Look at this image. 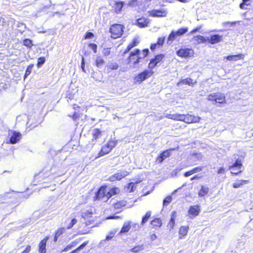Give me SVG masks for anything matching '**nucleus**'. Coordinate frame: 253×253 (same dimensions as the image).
Returning <instances> with one entry per match:
<instances>
[{
  "instance_id": "obj_1",
  "label": "nucleus",
  "mask_w": 253,
  "mask_h": 253,
  "mask_svg": "<svg viewBox=\"0 0 253 253\" xmlns=\"http://www.w3.org/2000/svg\"><path fill=\"white\" fill-rule=\"evenodd\" d=\"M111 192H113L114 194V190L111 189L110 192H107L106 188L101 187L96 192L94 197V200H100L106 202L112 196Z\"/></svg>"
},
{
  "instance_id": "obj_2",
  "label": "nucleus",
  "mask_w": 253,
  "mask_h": 253,
  "mask_svg": "<svg viewBox=\"0 0 253 253\" xmlns=\"http://www.w3.org/2000/svg\"><path fill=\"white\" fill-rule=\"evenodd\" d=\"M124 32V26L121 24H115L112 25L110 28V32L111 33V37L117 39L120 37Z\"/></svg>"
},
{
  "instance_id": "obj_3",
  "label": "nucleus",
  "mask_w": 253,
  "mask_h": 253,
  "mask_svg": "<svg viewBox=\"0 0 253 253\" xmlns=\"http://www.w3.org/2000/svg\"><path fill=\"white\" fill-rule=\"evenodd\" d=\"M208 100L211 101H213L215 103L221 104L225 102V97L222 93L216 92L209 95Z\"/></svg>"
},
{
  "instance_id": "obj_4",
  "label": "nucleus",
  "mask_w": 253,
  "mask_h": 253,
  "mask_svg": "<svg viewBox=\"0 0 253 253\" xmlns=\"http://www.w3.org/2000/svg\"><path fill=\"white\" fill-rule=\"evenodd\" d=\"M139 53L140 50L138 49H136L134 51L131 52L127 59V64H132L133 65H135L138 64L139 62V60L142 58L141 56H139Z\"/></svg>"
},
{
  "instance_id": "obj_5",
  "label": "nucleus",
  "mask_w": 253,
  "mask_h": 253,
  "mask_svg": "<svg viewBox=\"0 0 253 253\" xmlns=\"http://www.w3.org/2000/svg\"><path fill=\"white\" fill-rule=\"evenodd\" d=\"M153 72L151 70H146L143 72L138 74L134 78V83L135 84H140L145 81L148 78L151 77Z\"/></svg>"
},
{
  "instance_id": "obj_6",
  "label": "nucleus",
  "mask_w": 253,
  "mask_h": 253,
  "mask_svg": "<svg viewBox=\"0 0 253 253\" xmlns=\"http://www.w3.org/2000/svg\"><path fill=\"white\" fill-rule=\"evenodd\" d=\"M188 31L187 28H182L176 31H172L168 38V43L170 44L176 37L181 36Z\"/></svg>"
},
{
  "instance_id": "obj_7",
  "label": "nucleus",
  "mask_w": 253,
  "mask_h": 253,
  "mask_svg": "<svg viewBox=\"0 0 253 253\" xmlns=\"http://www.w3.org/2000/svg\"><path fill=\"white\" fill-rule=\"evenodd\" d=\"M242 167L241 160L237 159L233 164L229 166V169L231 170L232 174L237 175L239 173L242 172Z\"/></svg>"
},
{
  "instance_id": "obj_8",
  "label": "nucleus",
  "mask_w": 253,
  "mask_h": 253,
  "mask_svg": "<svg viewBox=\"0 0 253 253\" xmlns=\"http://www.w3.org/2000/svg\"><path fill=\"white\" fill-rule=\"evenodd\" d=\"M179 121H183L186 123H193L198 122L201 118L198 116H195L192 115H182L180 114Z\"/></svg>"
},
{
  "instance_id": "obj_9",
  "label": "nucleus",
  "mask_w": 253,
  "mask_h": 253,
  "mask_svg": "<svg viewBox=\"0 0 253 253\" xmlns=\"http://www.w3.org/2000/svg\"><path fill=\"white\" fill-rule=\"evenodd\" d=\"M177 54L181 57H190L193 55L194 51L190 48H181L177 51Z\"/></svg>"
},
{
  "instance_id": "obj_10",
  "label": "nucleus",
  "mask_w": 253,
  "mask_h": 253,
  "mask_svg": "<svg viewBox=\"0 0 253 253\" xmlns=\"http://www.w3.org/2000/svg\"><path fill=\"white\" fill-rule=\"evenodd\" d=\"M128 174V172L126 170H122L115 173L109 177V180L111 181L115 180H120L123 177H126Z\"/></svg>"
},
{
  "instance_id": "obj_11",
  "label": "nucleus",
  "mask_w": 253,
  "mask_h": 253,
  "mask_svg": "<svg viewBox=\"0 0 253 253\" xmlns=\"http://www.w3.org/2000/svg\"><path fill=\"white\" fill-rule=\"evenodd\" d=\"M200 211V206L198 205H194L190 206L188 210L189 217L193 218L199 215Z\"/></svg>"
},
{
  "instance_id": "obj_12",
  "label": "nucleus",
  "mask_w": 253,
  "mask_h": 253,
  "mask_svg": "<svg viewBox=\"0 0 253 253\" xmlns=\"http://www.w3.org/2000/svg\"><path fill=\"white\" fill-rule=\"evenodd\" d=\"M208 41L212 44L217 43L222 41V35L218 34L211 35L210 38L207 37Z\"/></svg>"
},
{
  "instance_id": "obj_13",
  "label": "nucleus",
  "mask_w": 253,
  "mask_h": 253,
  "mask_svg": "<svg viewBox=\"0 0 253 253\" xmlns=\"http://www.w3.org/2000/svg\"><path fill=\"white\" fill-rule=\"evenodd\" d=\"M149 20L144 17L138 18L135 22V24L140 28H144L148 26Z\"/></svg>"
},
{
  "instance_id": "obj_14",
  "label": "nucleus",
  "mask_w": 253,
  "mask_h": 253,
  "mask_svg": "<svg viewBox=\"0 0 253 253\" xmlns=\"http://www.w3.org/2000/svg\"><path fill=\"white\" fill-rule=\"evenodd\" d=\"M170 155V151L167 150L163 151L160 154L159 156L157 158L156 161L158 163H161L167 158L169 157Z\"/></svg>"
},
{
  "instance_id": "obj_15",
  "label": "nucleus",
  "mask_w": 253,
  "mask_h": 253,
  "mask_svg": "<svg viewBox=\"0 0 253 253\" xmlns=\"http://www.w3.org/2000/svg\"><path fill=\"white\" fill-rule=\"evenodd\" d=\"M21 134L20 132L14 131L10 137L9 142L11 144H15L21 139Z\"/></svg>"
},
{
  "instance_id": "obj_16",
  "label": "nucleus",
  "mask_w": 253,
  "mask_h": 253,
  "mask_svg": "<svg viewBox=\"0 0 253 253\" xmlns=\"http://www.w3.org/2000/svg\"><path fill=\"white\" fill-rule=\"evenodd\" d=\"M82 240V238H80L74 240L71 243L66 246L62 252H67L69 250H71L73 248L76 247L78 244H79Z\"/></svg>"
},
{
  "instance_id": "obj_17",
  "label": "nucleus",
  "mask_w": 253,
  "mask_h": 253,
  "mask_svg": "<svg viewBox=\"0 0 253 253\" xmlns=\"http://www.w3.org/2000/svg\"><path fill=\"white\" fill-rule=\"evenodd\" d=\"M49 237L46 236L42 239L39 245V252L40 253H46V244Z\"/></svg>"
},
{
  "instance_id": "obj_18",
  "label": "nucleus",
  "mask_w": 253,
  "mask_h": 253,
  "mask_svg": "<svg viewBox=\"0 0 253 253\" xmlns=\"http://www.w3.org/2000/svg\"><path fill=\"white\" fill-rule=\"evenodd\" d=\"M150 15L153 17H162L166 16L167 12L163 9L159 10H154L150 12Z\"/></svg>"
},
{
  "instance_id": "obj_19",
  "label": "nucleus",
  "mask_w": 253,
  "mask_h": 253,
  "mask_svg": "<svg viewBox=\"0 0 253 253\" xmlns=\"http://www.w3.org/2000/svg\"><path fill=\"white\" fill-rule=\"evenodd\" d=\"M131 222L130 221H125L121 228V231H120L119 234H122L127 232L131 228Z\"/></svg>"
},
{
  "instance_id": "obj_20",
  "label": "nucleus",
  "mask_w": 253,
  "mask_h": 253,
  "mask_svg": "<svg viewBox=\"0 0 253 253\" xmlns=\"http://www.w3.org/2000/svg\"><path fill=\"white\" fill-rule=\"evenodd\" d=\"M144 249L143 245H137L129 250L128 253H138L143 250Z\"/></svg>"
},
{
  "instance_id": "obj_21",
  "label": "nucleus",
  "mask_w": 253,
  "mask_h": 253,
  "mask_svg": "<svg viewBox=\"0 0 253 253\" xmlns=\"http://www.w3.org/2000/svg\"><path fill=\"white\" fill-rule=\"evenodd\" d=\"M209 191V187L202 185L200 191L198 192V195L199 197H204V196L208 194Z\"/></svg>"
},
{
  "instance_id": "obj_22",
  "label": "nucleus",
  "mask_w": 253,
  "mask_h": 253,
  "mask_svg": "<svg viewBox=\"0 0 253 253\" xmlns=\"http://www.w3.org/2000/svg\"><path fill=\"white\" fill-rule=\"evenodd\" d=\"M92 215V211L91 209L83 211L81 214L82 217L84 219H88V218L91 217Z\"/></svg>"
},
{
  "instance_id": "obj_23",
  "label": "nucleus",
  "mask_w": 253,
  "mask_h": 253,
  "mask_svg": "<svg viewBox=\"0 0 253 253\" xmlns=\"http://www.w3.org/2000/svg\"><path fill=\"white\" fill-rule=\"evenodd\" d=\"M124 5V2L123 1L116 2L114 6L116 11L117 13L120 12L122 10V9Z\"/></svg>"
},
{
  "instance_id": "obj_24",
  "label": "nucleus",
  "mask_w": 253,
  "mask_h": 253,
  "mask_svg": "<svg viewBox=\"0 0 253 253\" xmlns=\"http://www.w3.org/2000/svg\"><path fill=\"white\" fill-rule=\"evenodd\" d=\"M243 55L242 54L229 55L226 57V59L229 61H237L238 59L243 58Z\"/></svg>"
},
{
  "instance_id": "obj_25",
  "label": "nucleus",
  "mask_w": 253,
  "mask_h": 253,
  "mask_svg": "<svg viewBox=\"0 0 253 253\" xmlns=\"http://www.w3.org/2000/svg\"><path fill=\"white\" fill-rule=\"evenodd\" d=\"M104 64V61L102 57L98 56L97 57L95 60V65L99 68H102Z\"/></svg>"
},
{
  "instance_id": "obj_26",
  "label": "nucleus",
  "mask_w": 253,
  "mask_h": 253,
  "mask_svg": "<svg viewBox=\"0 0 253 253\" xmlns=\"http://www.w3.org/2000/svg\"><path fill=\"white\" fill-rule=\"evenodd\" d=\"M194 40L198 42V43H205L208 41V39H206L204 36L198 35L194 37Z\"/></svg>"
},
{
  "instance_id": "obj_27",
  "label": "nucleus",
  "mask_w": 253,
  "mask_h": 253,
  "mask_svg": "<svg viewBox=\"0 0 253 253\" xmlns=\"http://www.w3.org/2000/svg\"><path fill=\"white\" fill-rule=\"evenodd\" d=\"M193 80L191 78H186L181 80L177 83V85L180 86L181 84L191 85L193 84Z\"/></svg>"
},
{
  "instance_id": "obj_28",
  "label": "nucleus",
  "mask_w": 253,
  "mask_h": 253,
  "mask_svg": "<svg viewBox=\"0 0 253 253\" xmlns=\"http://www.w3.org/2000/svg\"><path fill=\"white\" fill-rule=\"evenodd\" d=\"M151 224L154 227H160L162 225V221L160 218H156L151 221Z\"/></svg>"
},
{
  "instance_id": "obj_29",
  "label": "nucleus",
  "mask_w": 253,
  "mask_h": 253,
  "mask_svg": "<svg viewBox=\"0 0 253 253\" xmlns=\"http://www.w3.org/2000/svg\"><path fill=\"white\" fill-rule=\"evenodd\" d=\"M180 114H167L166 117V118H169V119H172L174 120L179 121V120L180 119Z\"/></svg>"
},
{
  "instance_id": "obj_30",
  "label": "nucleus",
  "mask_w": 253,
  "mask_h": 253,
  "mask_svg": "<svg viewBox=\"0 0 253 253\" xmlns=\"http://www.w3.org/2000/svg\"><path fill=\"white\" fill-rule=\"evenodd\" d=\"M107 67L109 69L115 70L118 68L119 65L116 62H109L107 65Z\"/></svg>"
},
{
  "instance_id": "obj_31",
  "label": "nucleus",
  "mask_w": 253,
  "mask_h": 253,
  "mask_svg": "<svg viewBox=\"0 0 253 253\" xmlns=\"http://www.w3.org/2000/svg\"><path fill=\"white\" fill-rule=\"evenodd\" d=\"M189 227L188 226H182L179 230V233L180 235H182V236H185L188 230Z\"/></svg>"
},
{
  "instance_id": "obj_32",
  "label": "nucleus",
  "mask_w": 253,
  "mask_h": 253,
  "mask_svg": "<svg viewBox=\"0 0 253 253\" xmlns=\"http://www.w3.org/2000/svg\"><path fill=\"white\" fill-rule=\"evenodd\" d=\"M92 135L93 138L96 139L101 136V131L100 129L96 128L93 130Z\"/></svg>"
},
{
  "instance_id": "obj_33",
  "label": "nucleus",
  "mask_w": 253,
  "mask_h": 253,
  "mask_svg": "<svg viewBox=\"0 0 253 253\" xmlns=\"http://www.w3.org/2000/svg\"><path fill=\"white\" fill-rule=\"evenodd\" d=\"M151 212L150 211H147L145 215L142 217L141 224L143 225L146 222H147L148 219L151 216Z\"/></svg>"
},
{
  "instance_id": "obj_34",
  "label": "nucleus",
  "mask_w": 253,
  "mask_h": 253,
  "mask_svg": "<svg viewBox=\"0 0 253 253\" xmlns=\"http://www.w3.org/2000/svg\"><path fill=\"white\" fill-rule=\"evenodd\" d=\"M117 230L116 229H114L110 231L108 234L106 236L105 240L109 241L114 236Z\"/></svg>"
},
{
  "instance_id": "obj_35",
  "label": "nucleus",
  "mask_w": 253,
  "mask_h": 253,
  "mask_svg": "<svg viewBox=\"0 0 253 253\" xmlns=\"http://www.w3.org/2000/svg\"><path fill=\"white\" fill-rule=\"evenodd\" d=\"M15 192L14 191H9L8 192H5L4 193L2 194L1 195H4V199H5V202H6V200L8 199L11 198L13 196V194H15Z\"/></svg>"
},
{
  "instance_id": "obj_36",
  "label": "nucleus",
  "mask_w": 253,
  "mask_h": 253,
  "mask_svg": "<svg viewBox=\"0 0 253 253\" xmlns=\"http://www.w3.org/2000/svg\"><path fill=\"white\" fill-rule=\"evenodd\" d=\"M142 225L139 224L137 223H131V228L132 231H135L139 230L141 228Z\"/></svg>"
},
{
  "instance_id": "obj_37",
  "label": "nucleus",
  "mask_w": 253,
  "mask_h": 253,
  "mask_svg": "<svg viewBox=\"0 0 253 253\" xmlns=\"http://www.w3.org/2000/svg\"><path fill=\"white\" fill-rule=\"evenodd\" d=\"M111 150V149L106 145L101 149L100 153L101 155H103L108 154Z\"/></svg>"
},
{
  "instance_id": "obj_38",
  "label": "nucleus",
  "mask_w": 253,
  "mask_h": 253,
  "mask_svg": "<svg viewBox=\"0 0 253 253\" xmlns=\"http://www.w3.org/2000/svg\"><path fill=\"white\" fill-rule=\"evenodd\" d=\"M247 182V180H241L239 181L238 182H235L233 184V186L234 188H237L240 187L241 185H242L244 183H246Z\"/></svg>"
},
{
  "instance_id": "obj_39",
  "label": "nucleus",
  "mask_w": 253,
  "mask_h": 253,
  "mask_svg": "<svg viewBox=\"0 0 253 253\" xmlns=\"http://www.w3.org/2000/svg\"><path fill=\"white\" fill-rule=\"evenodd\" d=\"M33 67V65L32 64L30 65L27 67L24 75V78H26L28 76H29L31 74Z\"/></svg>"
},
{
  "instance_id": "obj_40",
  "label": "nucleus",
  "mask_w": 253,
  "mask_h": 253,
  "mask_svg": "<svg viewBox=\"0 0 253 253\" xmlns=\"http://www.w3.org/2000/svg\"><path fill=\"white\" fill-rule=\"evenodd\" d=\"M171 200L172 197L171 196H167L163 201V206H167L171 202Z\"/></svg>"
},
{
  "instance_id": "obj_41",
  "label": "nucleus",
  "mask_w": 253,
  "mask_h": 253,
  "mask_svg": "<svg viewBox=\"0 0 253 253\" xmlns=\"http://www.w3.org/2000/svg\"><path fill=\"white\" fill-rule=\"evenodd\" d=\"M135 188V183H134V182H130L128 184L127 191L129 192H133Z\"/></svg>"
},
{
  "instance_id": "obj_42",
  "label": "nucleus",
  "mask_w": 253,
  "mask_h": 253,
  "mask_svg": "<svg viewBox=\"0 0 253 253\" xmlns=\"http://www.w3.org/2000/svg\"><path fill=\"white\" fill-rule=\"evenodd\" d=\"M45 59L43 57H41L38 58L37 62V66L38 67H41L45 62Z\"/></svg>"
},
{
  "instance_id": "obj_43",
  "label": "nucleus",
  "mask_w": 253,
  "mask_h": 253,
  "mask_svg": "<svg viewBox=\"0 0 253 253\" xmlns=\"http://www.w3.org/2000/svg\"><path fill=\"white\" fill-rule=\"evenodd\" d=\"M238 22L237 21H234V22H224L222 23V25L223 26L225 27H227L228 26H234L236 23Z\"/></svg>"
},
{
  "instance_id": "obj_44",
  "label": "nucleus",
  "mask_w": 253,
  "mask_h": 253,
  "mask_svg": "<svg viewBox=\"0 0 253 253\" xmlns=\"http://www.w3.org/2000/svg\"><path fill=\"white\" fill-rule=\"evenodd\" d=\"M23 44L28 47H31L32 46V41L28 39H25L23 41Z\"/></svg>"
},
{
  "instance_id": "obj_45",
  "label": "nucleus",
  "mask_w": 253,
  "mask_h": 253,
  "mask_svg": "<svg viewBox=\"0 0 253 253\" xmlns=\"http://www.w3.org/2000/svg\"><path fill=\"white\" fill-rule=\"evenodd\" d=\"M164 55L161 54H159V55L155 56V58H153V59L158 64L162 60V59L164 58Z\"/></svg>"
},
{
  "instance_id": "obj_46",
  "label": "nucleus",
  "mask_w": 253,
  "mask_h": 253,
  "mask_svg": "<svg viewBox=\"0 0 253 253\" xmlns=\"http://www.w3.org/2000/svg\"><path fill=\"white\" fill-rule=\"evenodd\" d=\"M157 65V63L153 59L150 60V63L148 65V67L149 69H153L155 66Z\"/></svg>"
},
{
  "instance_id": "obj_47",
  "label": "nucleus",
  "mask_w": 253,
  "mask_h": 253,
  "mask_svg": "<svg viewBox=\"0 0 253 253\" xmlns=\"http://www.w3.org/2000/svg\"><path fill=\"white\" fill-rule=\"evenodd\" d=\"M157 65V63L153 59L150 60V63L148 65V67L149 69H153L155 66Z\"/></svg>"
},
{
  "instance_id": "obj_48",
  "label": "nucleus",
  "mask_w": 253,
  "mask_h": 253,
  "mask_svg": "<svg viewBox=\"0 0 253 253\" xmlns=\"http://www.w3.org/2000/svg\"><path fill=\"white\" fill-rule=\"evenodd\" d=\"M157 65V63L153 59L150 60V63L148 65V67L149 69H153L155 66Z\"/></svg>"
},
{
  "instance_id": "obj_49",
  "label": "nucleus",
  "mask_w": 253,
  "mask_h": 253,
  "mask_svg": "<svg viewBox=\"0 0 253 253\" xmlns=\"http://www.w3.org/2000/svg\"><path fill=\"white\" fill-rule=\"evenodd\" d=\"M116 145V141L114 140H110L106 145L111 150L115 147Z\"/></svg>"
},
{
  "instance_id": "obj_50",
  "label": "nucleus",
  "mask_w": 253,
  "mask_h": 253,
  "mask_svg": "<svg viewBox=\"0 0 253 253\" xmlns=\"http://www.w3.org/2000/svg\"><path fill=\"white\" fill-rule=\"evenodd\" d=\"M149 51L148 48L144 49V50H143L142 53H139V56H141L142 57V58H144L147 56V55L149 53Z\"/></svg>"
},
{
  "instance_id": "obj_51",
  "label": "nucleus",
  "mask_w": 253,
  "mask_h": 253,
  "mask_svg": "<svg viewBox=\"0 0 253 253\" xmlns=\"http://www.w3.org/2000/svg\"><path fill=\"white\" fill-rule=\"evenodd\" d=\"M174 213H172V215L171 217V218H170V220L169 222V226L170 228H173L174 225V223H175V220H174Z\"/></svg>"
},
{
  "instance_id": "obj_52",
  "label": "nucleus",
  "mask_w": 253,
  "mask_h": 253,
  "mask_svg": "<svg viewBox=\"0 0 253 253\" xmlns=\"http://www.w3.org/2000/svg\"><path fill=\"white\" fill-rule=\"evenodd\" d=\"M88 46L95 53L97 52V45L95 43H91L88 44Z\"/></svg>"
},
{
  "instance_id": "obj_53",
  "label": "nucleus",
  "mask_w": 253,
  "mask_h": 253,
  "mask_svg": "<svg viewBox=\"0 0 253 253\" xmlns=\"http://www.w3.org/2000/svg\"><path fill=\"white\" fill-rule=\"evenodd\" d=\"M77 222V220L76 218H73L71 222L67 226L68 229L71 228L75 224H76Z\"/></svg>"
},
{
  "instance_id": "obj_54",
  "label": "nucleus",
  "mask_w": 253,
  "mask_h": 253,
  "mask_svg": "<svg viewBox=\"0 0 253 253\" xmlns=\"http://www.w3.org/2000/svg\"><path fill=\"white\" fill-rule=\"evenodd\" d=\"M164 41L165 37L159 38H158L157 42L156 43L158 44V46H160L163 44Z\"/></svg>"
},
{
  "instance_id": "obj_55",
  "label": "nucleus",
  "mask_w": 253,
  "mask_h": 253,
  "mask_svg": "<svg viewBox=\"0 0 253 253\" xmlns=\"http://www.w3.org/2000/svg\"><path fill=\"white\" fill-rule=\"evenodd\" d=\"M203 169V167H197L192 169L193 173H195L201 171Z\"/></svg>"
},
{
  "instance_id": "obj_56",
  "label": "nucleus",
  "mask_w": 253,
  "mask_h": 253,
  "mask_svg": "<svg viewBox=\"0 0 253 253\" xmlns=\"http://www.w3.org/2000/svg\"><path fill=\"white\" fill-rule=\"evenodd\" d=\"M126 205V202L125 201H121L119 203H117L115 204V207L116 208H119L120 207H123Z\"/></svg>"
},
{
  "instance_id": "obj_57",
  "label": "nucleus",
  "mask_w": 253,
  "mask_h": 253,
  "mask_svg": "<svg viewBox=\"0 0 253 253\" xmlns=\"http://www.w3.org/2000/svg\"><path fill=\"white\" fill-rule=\"evenodd\" d=\"M63 231H64V228H59L55 232V235L57 236V237H59L62 234H63Z\"/></svg>"
},
{
  "instance_id": "obj_58",
  "label": "nucleus",
  "mask_w": 253,
  "mask_h": 253,
  "mask_svg": "<svg viewBox=\"0 0 253 253\" xmlns=\"http://www.w3.org/2000/svg\"><path fill=\"white\" fill-rule=\"evenodd\" d=\"M138 4L137 0H131L128 3V5L132 6H136Z\"/></svg>"
},
{
  "instance_id": "obj_59",
  "label": "nucleus",
  "mask_w": 253,
  "mask_h": 253,
  "mask_svg": "<svg viewBox=\"0 0 253 253\" xmlns=\"http://www.w3.org/2000/svg\"><path fill=\"white\" fill-rule=\"evenodd\" d=\"M94 36V35L92 33L88 32L86 33L84 38L85 39H90L92 38Z\"/></svg>"
},
{
  "instance_id": "obj_60",
  "label": "nucleus",
  "mask_w": 253,
  "mask_h": 253,
  "mask_svg": "<svg viewBox=\"0 0 253 253\" xmlns=\"http://www.w3.org/2000/svg\"><path fill=\"white\" fill-rule=\"evenodd\" d=\"M84 66H85L84 59V57H82V63H81V68H82V70H83V71L85 73Z\"/></svg>"
},
{
  "instance_id": "obj_61",
  "label": "nucleus",
  "mask_w": 253,
  "mask_h": 253,
  "mask_svg": "<svg viewBox=\"0 0 253 253\" xmlns=\"http://www.w3.org/2000/svg\"><path fill=\"white\" fill-rule=\"evenodd\" d=\"M110 50L109 48H106V49H104V50H103V54L107 56H108L109 55H110Z\"/></svg>"
},
{
  "instance_id": "obj_62",
  "label": "nucleus",
  "mask_w": 253,
  "mask_h": 253,
  "mask_svg": "<svg viewBox=\"0 0 253 253\" xmlns=\"http://www.w3.org/2000/svg\"><path fill=\"white\" fill-rule=\"evenodd\" d=\"M119 218H120V217L119 216L113 215L109 216L106 218L108 219H117Z\"/></svg>"
},
{
  "instance_id": "obj_63",
  "label": "nucleus",
  "mask_w": 253,
  "mask_h": 253,
  "mask_svg": "<svg viewBox=\"0 0 253 253\" xmlns=\"http://www.w3.org/2000/svg\"><path fill=\"white\" fill-rule=\"evenodd\" d=\"M158 44L156 43H153L150 46V49L152 50H154L156 48Z\"/></svg>"
},
{
  "instance_id": "obj_64",
  "label": "nucleus",
  "mask_w": 253,
  "mask_h": 253,
  "mask_svg": "<svg viewBox=\"0 0 253 253\" xmlns=\"http://www.w3.org/2000/svg\"><path fill=\"white\" fill-rule=\"evenodd\" d=\"M225 172L224 169L223 167H221L217 171V173L218 174H221L224 173Z\"/></svg>"
}]
</instances>
